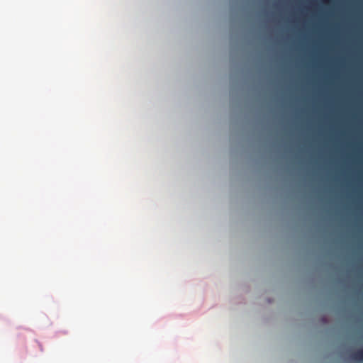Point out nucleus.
<instances>
[{"label": "nucleus", "mask_w": 363, "mask_h": 363, "mask_svg": "<svg viewBox=\"0 0 363 363\" xmlns=\"http://www.w3.org/2000/svg\"><path fill=\"white\" fill-rule=\"evenodd\" d=\"M352 358L357 361H363V348L355 352L352 355Z\"/></svg>", "instance_id": "f257e3e1"}]
</instances>
